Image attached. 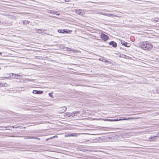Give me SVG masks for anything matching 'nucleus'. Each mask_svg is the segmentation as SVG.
Returning a JSON list of instances; mask_svg holds the SVG:
<instances>
[{
	"instance_id": "nucleus-7",
	"label": "nucleus",
	"mask_w": 159,
	"mask_h": 159,
	"mask_svg": "<svg viewBox=\"0 0 159 159\" xmlns=\"http://www.w3.org/2000/svg\"><path fill=\"white\" fill-rule=\"evenodd\" d=\"M58 11H55L50 10L48 11V12L50 13H52L53 14H56L57 16H59L60 15L59 13H58Z\"/></svg>"
},
{
	"instance_id": "nucleus-23",
	"label": "nucleus",
	"mask_w": 159,
	"mask_h": 159,
	"mask_svg": "<svg viewBox=\"0 0 159 159\" xmlns=\"http://www.w3.org/2000/svg\"><path fill=\"white\" fill-rule=\"evenodd\" d=\"M156 91L157 92V93H159V88H157V89H156Z\"/></svg>"
},
{
	"instance_id": "nucleus-33",
	"label": "nucleus",
	"mask_w": 159,
	"mask_h": 159,
	"mask_svg": "<svg viewBox=\"0 0 159 159\" xmlns=\"http://www.w3.org/2000/svg\"><path fill=\"white\" fill-rule=\"evenodd\" d=\"M159 134V132L158 133V134Z\"/></svg>"
},
{
	"instance_id": "nucleus-12",
	"label": "nucleus",
	"mask_w": 159,
	"mask_h": 159,
	"mask_svg": "<svg viewBox=\"0 0 159 159\" xmlns=\"http://www.w3.org/2000/svg\"><path fill=\"white\" fill-rule=\"evenodd\" d=\"M108 16L111 17H118V16L116 15H114L113 14L109 13H108Z\"/></svg>"
},
{
	"instance_id": "nucleus-18",
	"label": "nucleus",
	"mask_w": 159,
	"mask_h": 159,
	"mask_svg": "<svg viewBox=\"0 0 159 159\" xmlns=\"http://www.w3.org/2000/svg\"><path fill=\"white\" fill-rule=\"evenodd\" d=\"M23 24H29V22L27 20H25L23 21Z\"/></svg>"
},
{
	"instance_id": "nucleus-4",
	"label": "nucleus",
	"mask_w": 159,
	"mask_h": 159,
	"mask_svg": "<svg viewBox=\"0 0 159 159\" xmlns=\"http://www.w3.org/2000/svg\"><path fill=\"white\" fill-rule=\"evenodd\" d=\"M75 12L76 14L81 16L85 14L84 11L80 9H76Z\"/></svg>"
},
{
	"instance_id": "nucleus-16",
	"label": "nucleus",
	"mask_w": 159,
	"mask_h": 159,
	"mask_svg": "<svg viewBox=\"0 0 159 159\" xmlns=\"http://www.w3.org/2000/svg\"><path fill=\"white\" fill-rule=\"evenodd\" d=\"M78 134L76 133L72 134H70V136H74L77 137V136Z\"/></svg>"
},
{
	"instance_id": "nucleus-25",
	"label": "nucleus",
	"mask_w": 159,
	"mask_h": 159,
	"mask_svg": "<svg viewBox=\"0 0 159 159\" xmlns=\"http://www.w3.org/2000/svg\"><path fill=\"white\" fill-rule=\"evenodd\" d=\"M65 137H70V134H66L65 135Z\"/></svg>"
},
{
	"instance_id": "nucleus-19",
	"label": "nucleus",
	"mask_w": 159,
	"mask_h": 159,
	"mask_svg": "<svg viewBox=\"0 0 159 159\" xmlns=\"http://www.w3.org/2000/svg\"><path fill=\"white\" fill-rule=\"evenodd\" d=\"M34 139V137H27L25 138V139Z\"/></svg>"
},
{
	"instance_id": "nucleus-14",
	"label": "nucleus",
	"mask_w": 159,
	"mask_h": 159,
	"mask_svg": "<svg viewBox=\"0 0 159 159\" xmlns=\"http://www.w3.org/2000/svg\"><path fill=\"white\" fill-rule=\"evenodd\" d=\"M36 31L39 34L42 33V30L41 29H37Z\"/></svg>"
},
{
	"instance_id": "nucleus-15",
	"label": "nucleus",
	"mask_w": 159,
	"mask_h": 159,
	"mask_svg": "<svg viewBox=\"0 0 159 159\" xmlns=\"http://www.w3.org/2000/svg\"><path fill=\"white\" fill-rule=\"evenodd\" d=\"M65 116H67L69 117L70 116L71 113L70 112H66L65 114Z\"/></svg>"
},
{
	"instance_id": "nucleus-22",
	"label": "nucleus",
	"mask_w": 159,
	"mask_h": 159,
	"mask_svg": "<svg viewBox=\"0 0 159 159\" xmlns=\"http://www.w3.org/2000/svg\"><path fill=\"white\" fill-rule=\"evenodd\" d=\"M108 13H104V14H103V15L107 16H108Z\"/></svg>"
},
{
	"instance_id": "nucleus-3",
	"label": "nucleus",
	"mask_w": 159,
	"mask_h": 159,
	"mask_svg": "<svg viewBox=\"0 0 159 159\" xmlns=\"http://www.w3.org/2000/svg\"><path fill=\"white\" fill-rule=\"evenodd\" d=\"M10 75L8 77H5L4 78L5 79H17L18 78V77H16V76H19V77H21L22 76L20 75H18V74H15L13 73H11L9 74Z\"/></svg>"
},
{
	"instance_id": "nucleus-9",
	"label": "nucleus",
	"mask_w": 159,
	"mask_h": 159,
	"mask_svg": "<svg viewBox=\"0 0 159 159\" xmlns=\"http://www.w3.org/2000/svg\"><path fill=\"white\" fill-rule=\"evenodd\" d=\"M109 44L110 45H112V47H114V48L116 47V46H117L116 43V42H114V41H111V42H110L109 43Z\"/></svg>"
},
{
	"instance_id": "nucleus-24",
	"label": "nucleus",
	"mask_w": 159,
	"mask_h": 159,
	"mask_svg": "<svg viewBox=\"0 0 159 159\" xmlns=\"http://www.w3.org/2000/svg\"><path fill=\"white\" fill-rule=\"evenodd\" d=\"M67 50L68 51H71V49L69 48H67Z\"/></svg>"
},
{
	"instance_id": "nucleus-10",
	"label": "nucleus",
	"mask_w": 159,
	"mask_h": 159,
	"mask_svg": "<svg viewBox=\"0 0 159 159\" xmlns=\"http://www.w3.org/2000/svg\"><path fill=\"white\" fill-rule=\"evenodd\" d=\"M155 137H157L158 138H159V135H157V136H153L152 137L149 138V139H148V141H153L154 140V139L152 140H151V139H154Z\"/></svg>"
},
{
	"instance_id": "nucleus-32",
	"label": "nucleus",
	"mask_w": 159,
	"mask_h": 159,
	"mask_svg": "<svg viewBox=\"0 0 159 159\" xmlns=\"http://www.w3.org/2000/svg\"><path fill=\"white\" fill-rule=\"evenodd\" d=\"M63 111V109L62 110L61 112Z\"/></svg>"
},
{
	"instance_id": "nucleus-21",
	"label": "nucleus",
	"mask_w": 159,
	"mask_h": 159,
	"mask_svg": "<svg viewBox=\"0 0 159 159\" xmlns=\"http://www.w3.org/2000/svg\"><path fill=\"white\" fill-rule=\"evenodd\" d=\"M74 112L71 113V116H72V117H74L75 116H74Z\"/></svg>"
},
{
	"instance_id": "nucleus-11",
	"label": "nucleus",
	"mask_w": 159,
	"mask_h": 159,
	"mask_svg": "<svg viewBox=\"0 0 159 159\" xmlns=\"http://www.w3.org/2000/svg\"><path fill=\"white\" fill-rule=\"evenodd\" d=\"M57 31L58 32L61 33H68L67 31L66 30H58Z\"/></svg>"
},
{
	"instance_id": "nucleus-31",
	"label": "nucleus",
	"mask_w": 159,
	"mask_h": 159,
	"mask_svg": "<svg viewBox=\"0 0 159 159\" xmlns=\"http://www.w3.org/2000/svg\"><path fill=\"white\" fill-rule=\"evenodd\" d=\"M73 51L74 52H75L77 51L76 50H73Z\"/></svg>"
},
{
	"instance_id": "nucleus-2",
	"label": "nucleus",
	"mask_w": 159,
	"mask_h": 159,
	"mask_svg": "<svg viewBox=\"0 0 159 159\" xmlns=\"http://www.w3.org/2000/svg\"><path fill=\"white\" fill-rule=\"evenodd\" d=\"M134 119V118L131 117L129 118H128L127 119H126L125 118H124V119H106L104 120H103L104 121H120V120H126Z\"/></svg>"
},
{
	"instance_id": "nucleus-26",
	"label": "nucleus",
	"mask_w": 159,
	"mask_h": 159,
	"mask_svg": "<svg viewBox=\"0 0 159 159\" xmlns=\"http://www.w3.org/2000/svg\"><path fill=\"white\" fill-rule=\"evenodd\" d=\"M34 139H38V140H39L40 139V138H37V137H34Z\"/></svg>"
},
{
	"instance_id": "nucleus-17",
	"label": "nucleus",
	"mask_w": 159,
	"mask_h": 159,
	"mask_svg": "<svg viewBox=\"0 0 159 159\" xmlns=\"http://www.w3.org/2000/svg\"><path fill=\"white\" fill-rule=\"evenodd\" d=\"M61 109H63V111H62V112H65L66 110V108L65 107H62Z\"/></svg>"
},
{
	"instance_id": "nucleus-28",
	"label": "nucleus",
	"mask_w": 159,
	"mask_h": 159,
	"mask_svg": "<svg viewBox=\"0 0 159 159\" xmlns=\"http://www.w3.org/2000/svg\"><path fill=\"white\" fill-rule=\"evenodd\" d=\"M48 95L52 97V95L51 93H49Z\"/></svg>"
},
{
	"instance_id": "nucleus-27",
	"label": "nucleus",
	"mask_w": 159,
	"mask_h": 159,
	"mask_svg": "<svg viewBox=\"0 0 159 159\" xmlns=\"http://www.w3.org/2000/svg\"><path fill=\"white\" fill-rule=\"evenodd\" d=\"M99 14H101V15H103V14H104V13H103V12H99Z\"/></svg>"
},
{
	"instance_id": "nucleus-6",
	"label": "nucleus",
	"mask_w": 159,
	"mask_h": 159,
	"mask_svg": "<svg viewBox=\"0 0 159 159\" xmlns=\"http://www.w3.org/2000/svg\"><path fill=\"white\" fill-rule=\"evenodd\" d=\"M121 44L127 47H129L130 44L127 42H125L124 41L121 40L120 41Z\"/></svg>"
},
{
	"instance_id": "nucleus-20",
	"label": "nucleus",
	"mask_w": 159,
	"mask_h": 159,
	"mask_svg": "<svg viewBox=\"0 0 159 159\" xmlns=\"http://www.w3.org/2000/svg\"><path fill=\"white\" fill-rule=\"evenodd\" d=\"M154 20L156 21L159 22V18H155Z\"/></svg>"
},
{
	"instance_id": "nucleus-30",
	"label": "nucleus",
	"mask_w": 159,
	"mask_h": 159,
	"mask_svg": "<svg viewBox=\"0 0 159 159\" xmlns=\"http://www.w3.org/2000/svg\"><path fill=\"white\" fill-rule=\"evenodd\" d=\"M57 136H55L53 137V138H55L56 137L57 138Z\"/></svg>"
},
{
	"instance_id": "nucleus-13",
	"label": "nucleus",
	"mask_w": 159,
	"mask_h": 159,
	"mask_svg": "<svg viewBox=\"0 0 159 159\" xmlns=\"http://www.w3.org/2000/svg\"><path fill=\"white\" fill-rule=\"evenodd\" d=\"M74 116H77L80 113V111H74Z\"/></svg>"
},
{
	"instance_id": "nucleus-5",
	"label": "nucleus",
	"mask_w": 159,
	"mask_h": 159,
	"mask_svg": "<svg viewBox=\"0 0 159 159\" xmlns=\"http://www.w3.org/2000/svg\"><path fill=\"white\" fill-rule=\"evenodd\" d=\"M100 37L104 41H107L108 39V36L104 34H102L100 35Z\"/></svg>"
},
{
	"instance_id": "nucleus-8",
	"label": "nucleus",
	"mask_w": 159,
	"mask_h": 159,
	"mask_svg": "<svg viewBox=\"0 0 159 159\" xmlns=\"http://www.w3.org/2000/svg\"><path fill=\"white\" fill-rule=\"evenodd\" d=\"M32 93L35 94H41L43 93V92L42 91L34 90Z\"/></svg>"
},
{
	"instance_id": "nucleus-1",
	"label": "nucleus",
	"mask_w": 159,
	"mask_h": 159,
	"mask_svg": "<svg viewBox=\"0 0 159 159\" xmlns=\"http://www.w3.org/2000/svg\"><path fill=\"white\" fill-rule=\"evenodd\" d=\"M140 46L143 49L149 50L152 48V45L148 41H143L140 43Z\"/></svg>"
},
{
	"instance_id": "nucleus-29",
	"label": "nucleus",
	"mask_w": 159,
	"mask_h": 159,
	"mask_svg": "<svg viewBox=\"0 0 159 159\" xmlns=\"http://www.w3.org/2000/svg\"><path fill=\"white\" fill-rule=\"evenodd\" d=\"M3 15L5 16H8V15L6 14H4Z\"/></svg>"
}]
</instances>
